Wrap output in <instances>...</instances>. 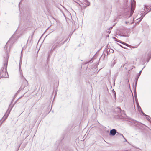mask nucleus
<instances>
[{
    "label": "nucleus",
    "instance_id": "412c9836",
    "mask_svg": "<svg viewBox=\"0 0 151 151\" xmlns=\"http://www.w3.org/2000/svg\"><path fill=\"white\" fill-rule=\"evenodd\" d=\"M108 50H109V49H107L106 51H107V55H108V53H109V51H108Z\"/></svg>",
    "mask_w": 151,
    "mask_h": 151
},
{
    "label": "nucleus",
    "instance_id": "dca6fc26",
    "mask_svg": "<svg viewBox=\"0 0 151 151\" xmlns=\"http://www.w3.org/2000/svg\"><path fill=\"white\" fill-rule=\"evenodd\" d=\"M120 43H121L122 44H125V45H126L127 46H128L129 45H128L127 44H126V43H124V42H120Z\"/></svg>",
    "mask_w": 151,
    "mask_h": 151
},
{
    "label": "nucleus",
    "instance_id": "4be33fe9",
    "mask_svg": "<svg viewBox=\"0 0 151 151\" xmlns=\"http://www.w3.org/2000/svg\"><path fill=\"white\" fill-rule=\"evenodd\" d=\"M22 51L21 52V58L22 57Z\"/></svg>",
    "mask_w": 151,
    "mask_h": 151
},
{
    "label": "nucleus",
    "instance_id": "6e6552de",
    "mask_svg": "<svg viewBox=\"0 0 151 151\" xmlns=\"http://www.w3.org/2000/svg\"><path fill=\"white\" fill-rule=\"evenodd\" d=\"M116 132V129H113L110 131V135L114 136Z\"/></svg>",
    "mask_w": 151,
    "mask_h": 151
},
{
    "label": "nucleus",
    "instance_id": "20e7f679",
    "mask_svg": "<svg viewBox=\"0 0 151 151\" xmlns=\"http://www.w3.org/2000/svg\"><path fill=\"white\" fill-rule=\"evenodd\" d=\"M21 63L20 61L19 68V71L20 72V74L21 76V77H22V79L23 80V83L19 89L22 90L25 87L27 86L28 85V81L26 80V79L23 76V75L21 69Z\"/></svg>",
    "mask_w": 151,
    "mask_h": 151
},
{
    "label": "nucleus",
    "instance_id": "cd10ccee",
    "mask_svg": "<svg viewBox=\"0 0 151 151\" xmlns=\"http://www.w3.org/2000/svg\"><path fill=\"white\" fill-rule=\"evenodd\" d=\"M118 41V42H119V41Z\"/></svg>",
    "mask_w": 151,
    "mask_h": 151
},
{
    "label": "nucleus",
    "instance_id": "ddd939ff",
    "mask_svg": "<svg viewBox=\"0 0 151 151\" xmlns=\"http://www.w3.org/2000/svg\"><path fill=\"white\" fill-rule=\"evenodd\" d=\"M112 93L114 95V96H115V100H116V92L115 91Z\"/></svg>",
    "mask_w": 151,
    "mask_h": 151
},
{
    "label": "nucleus",
    "instance_id": "2eb2a0df",
    "mask_svg": "<svg viewBox=\"0 0 151 151\" xmlns=\"http://www.w3.org/2000/svg\"><path fill=\"white\" fill-rule=\"evenodd\" d=\"M8 42H7V43H6V44L5 47H4V48L5 49H7V45H8Z\"/></svg>",
    "mask_w": 151,
    "mask_h": 151
},
{
    "label": "nucleus",
    "instance_id": "6ab92c4d",
    "mask_svg": "<svg viewBox=\"0 0 151 151\" xmlns=\"http://www.w3.org/2000/svg\"><path fill=\"white\" fill-rule=\"evenodd\" d=\"M142 114H143L144 115V116H147V115H146V114H145V113H144L142 111Z\"/></svg>",
    "mask_w": 151,
    "mask_h": 151
},
{
    "label": "nucleus",
    "instance_id": "f8f14e48",
    "mask_svg": "<svg viewBox=\"0 0 151 151\" xmlns=\"http://www.w3.org/2000/svg\"><path fill=\"white\" fill-rule=\"evenodd\" d=\"M145 67V66L144 67V68L142 69V70H141L140 71V72H139V74L138 75H137L138 76V77H139V76H140L141 74V72H142V70L144 68V67Z\"/></svg>",
    "mask_w": 151,
    "mask_h": 151
},
{
    "label": "nucleus",
    "instance_id": "9b49d317",
    "mask_svg": "<svg viewBox=\"0 0 151 151\" xmlns=\"http://www.w3.org/2000/svg\"><path fill=\"white\" fill-rule=\"evenodd\" d=\"M136 86H135V87L134 90V95H135V97H137V95H136Z\"/></svg>",
    "mask_w": 151,
    "mask_h": 151
},
{
    "label": "nucleus",
    "instance_id": "7ed1b4c3",
    "mask_svg": "<svg viewBox=\"0 0 151 151\" xmlns=\"http://www.w3.org/2000/svg\"><path fill=\"white\" fill-rule=\"evenodd\" d=\"M73 1L79 5L82 10L85 9L90 4V3L86 0H73Z\"/></svg>",
    "mask_w": 151,
    "mask_h": 151
},
{
    "label": "nucleus",
    "instance_id": "c85d7f7f",
    "mask_svg": "<svg viewBox=\"0 0 151 151\" xmlns=\"http://www.w3.org/2000/svg\"><path fill=\"white\" fill-rule=\"evenodd\" d=\"M118 41V42H119V41Z\"/></svg>",
    "mask_w": 151,
    "mask_h": 151
},
{
    "label": "nucleus",
    "instance_id": "0eeeda50",
    "mask_svg": "<svg viewBox=\"0 0 151 151\" xmlns=\"http://www.w3.org/2000/svg\"><path fill=\"white\" fill-rule=\"evenodd\" d=\"M134 9H135L134 6L132 4L131 6V8L130 15L129 16V17L131 16L132 15V14L134 12Z\"/></svg>",
    "mask_w": 151,
    "mask_h": 151
},
{
    "label": "nucleus",
    "instance_id": "bb28decb",
    "mask_svg": "<svg viewBox=\"0 0 151 151\" xmlns=\"http://www.w3.org/2000/svg\"><path fill=\"white\" fill-rule=\"evenodd\" d=\"M147 13H145V15H144V16H145L146 14Z\"/></svg>",
    "mask_w": 151,
    "mask_h": 151
},
{
    "label": "nucleus",
    "instance_id": "4468645a",
    "mask_svg": "<svg viewBox=\"0 0 151 151\" xmlns=\"http://www.w3.org/2000/svg\"><path fill=\"white\" fill-rule=\"evenodd\" d=\"M116 63L115 60H114L112 62V64L111 65V66L113 67Z\"/></svg>",
    "mask_w": 151,
    "mask_h": 151
},
{
    "label": "nucleus",
    "instance_id": "39448f33",
    "mask_svg": "<svg viewBox=\"0 0 151 151\" xmlns=\"http://www.w3.org/2000/svg\"><path fill=\"white\" fill-rule=\"evenodd\" d=\"M115 111L116 113V115L120 118L124 117L126 115L124 110H122L120 108L117 107L115 109Z\"/></svg>",
    "mask_w": 151,
    "mask_h": 151
},
{
    "label": "nucleus",
    "instance_id": "5701e85b",
    "mask_svg": "<svg viewBox=\"0 0 151 151\" xmlns=\"http://www.w3.org/2000/svg\"><path fill=\"white\" fill-rule=\"evenodd\" d=\"M120 45V46H121L122 47V48H125V47H122V46H121V45Z\"/></svg>",
    "mask_w": 151,
    "mask_h": 151
},
{
    "label": "nucleus",
    "instance_id": "1a4fd4ad",
    "mask_svg": "<svg viewBox=\"0 0 151 151\" xmlns=\"http://www.w3.org/2000/svg\"><path fill=\"white\" fill-rule=\"evenodd\" d=\"M139 77H138V76H137L135 78V86H136H136H137V80H138V79Z\"/></svg>",
    "mask_w": 151,
    "mask_h": 151
},
{
    "label": "nucleus",
    "instance_id": "f03ea898",
    "mask_svg": "<svg viewBox=\"0 0 151 151\" xmlns=\"http://www.w3.org/2000/svg\"><path fill=\"white\" fill-rule=\"evenodd\" d=\"M9 54L8 52H6V56L4 58L3 67H2L0 70V76L1 77L7 78L8 76L7 72V68L8 62Z\"/></svg>",
    "mask_w": 151,
    "mask_h": 151
},
{
    "label": "nucleus",
    "instance_id": "a878e982",
    "mask_svg": "<svg viewBox=\"0 0 151 151\" xmlns=\"http://www.w3.org/2000/svg\"><path fill=\"white\" fill-rule=\"evenodd\" d=\"M126 23L127 24V23H128V22H126Z\"/></svg>",
    "mask_w": 151,
    "mask_h": 151
},
{
    "label": "nucleus",
    "instance_id": "9d476101",
    "mask_svg": "<svg viewBox=\"0 0 151 151\" xmlns=\"http://www.w3.org/2000/svg\"><path fill=\"white\" fill-rule=\"evenodd\" d=\"M109 52L111 53H113L114 52V51L112 49H109Z\"/></svg>",
    "mask_w": 151,
    "mask_h": 151
},
{
    "label": "nucleus",
    "instance_id": "7c9ffc66",
    "mask_svg": "<svg viewBox=\"0 0 151 151\" xmlns=\"http://www.w3.org/2000/svg\"><path fill=\"white\" fill-rule=\"evenodd\" d=\"M124 65L123 67H124Z\"/></svg>",
    "mask_w": 151,
    "mask_h": 151
},
{
    "label": "nucleus",
    "instance_id": "f257e3e1",
    "mask_svg": "<svg viewBox=\"0 0 151 151\" xmlns=\"http://www.w3.org/2000/svg\"><path fill=\"white\" fill-rule=\"evenodd\" d=\"M64 40V37L62 34H59L56 36L52 44L51 50L53 51L56 48L60 47L66 41Z\"/></svg>",
    "mask_w": 151,
    "mask_h": 151
},
{
    "label": "nucleus",
    "instance_id": "aec40b11",
    "mask_svg": "<svg viewBox=\"0 0 151 151\" xmlns=\"http://www.w3.org/2000/svg\"><path fill=\"white\" fill-rule=\"evenodd\" d=\"M137 106H138V108H139V109H141V107H140L139 106V105L138 104V105H137Z\"/></svg>",
    "mask_w": 151,
    "mask_h": 151
},
{
    "label": "nucleus",
    "instance_id": "393cba45",
    "mask_svg": "<svg viewBox=\"0 0 151 151\" xmlns=\"http://www.w3.org/2000/svg\"><path fill=\"white\" fill-rule=\"evenodd\" d=\"M126 23L127 24V23H128V22H126Z\"/></svg>",
    "mask_w": 151,
    "mask_h": 151
},
{
    "label": "nucleus",
    "instance_id": "423d86ee",
    "mask_svg": "<svg viewBox=\"0 0 151 151\" xmlns=\"http://www.w3.org/2000/svg\"><path fill=\"white\" fill-rule=\"evenodd\" d=\"M11 110V109H10L9 111H8L6 112L3 118L1 119V120L2 122H3L7 118Z\"/></svg>",
    "mask_w": 151,
    "mask_h": 151
},
{
    "label": "nucleus",
    "instance_id": "a211bd4d",
    "mask_svg": "<svg viewBox=\"0 0 151 151\" xmlns=\"http://www.w3.org/2000/svg\"><path fill=\"white\" fill-rule=\"evenodd\" d=\"M147 117H146V119H147V120H149H149H150L149 117L147 115Z\"/></svg>",
    "mask_w": 151,
    "mask_h": 151
},
{
    "label": "nucleus",
    "instance_id": "c756f323",
    "mask_svg": "<svg viewBox=\"0 0 151 151\" xmlns=\"http://www.w3.org/2000/svg\"><path fill=\"white\" fill-rule=\"evenodd\" d=\"M118 41V42H119V41Z\"/></svg>",
    "mask_w": 151,
    "mask_h": 151
},
{
    "label": "nucleus",
    "instance_id": "b1692460",
    "mask_svg": "<svg viewBox=\"0 0 151 151\" xmlns=\"http://www.w3.org/2000/svg\"><path fill=\"white\" fill-rule=\"evenodd\" d=\"M112 92H114L115 91L114 90V89L112 90Z\"/></svg>",
    "mask_w": 151,
    "mask_h": 151
},
{
    "label": "nucleus",
    "instance_id": "f3484780",
    "mask_svg": "<svg viewBox=\"0 0 151 151\" xmlns=\"http://www.w3.org/2000/svg\"><path fill=\"white\" fill-rule=\"evenodd\" d=\"M122 136L123 137V138L124 139H125V141H124V142H126L127 141L126 139L124 137V136H123V135H122Z\"/></svg>",
    "mask_w": 151,
    "mask_h": 151
}]
</instances>
